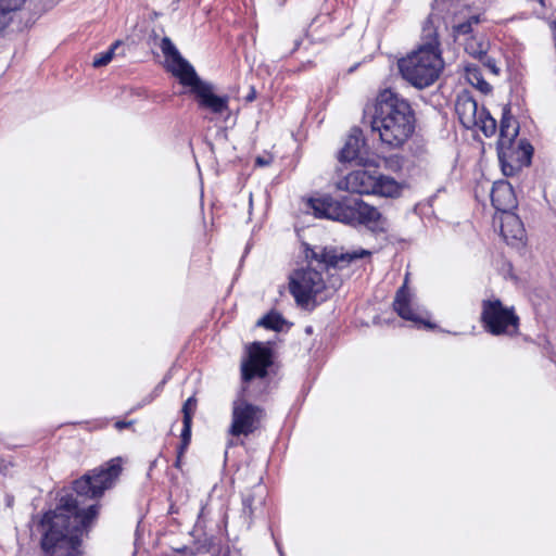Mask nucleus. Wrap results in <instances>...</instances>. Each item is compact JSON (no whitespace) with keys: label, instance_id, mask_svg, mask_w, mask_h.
I'll return each instance as SVG.
<instances>
[{"label":"nucleus","instance_id":"1","mask_svg":"<svg viewBox=\"0 0 556 556\" xmlns=\"http://www.w3.org/2000/svg\"><path fill=\"white\" fill-rule=\"evenodd\" d=\"M98 513L97 504L83 508L72 495L61 497L55 509L45 514L42 519L45 556H77L81 538L94 523Z\"/></svg>","mask_w":556,"mask_h":556},{"label":"nucleus","instance_id":"19","mask_svg":"<svg viewBox=\"0 0 556 556\" xmlns=\"http://www.w3.org/2000/svg\"><path fill=\"white\" fill-rule=\"evenodd\" d=\"M491 201L498 214L513 213L510 210L516 206V197L510 184L504 180L494 182Z\"/></svg>","mask_w":556,"mask_h":556},{"label":"nucleus","instance_id":"5","mask_svg":"<svg viewBox=\"0 0 556 556\" xmlns=\"http://www.w3.org/2000/svg\"><path fill=\"white\" fill-rule=\"evenodd\" d=\"M519 132V126L510 114V108L504 105L500 123V138L497 141V155L505 176H513L531 162L533 152L529 143L520 142L514 148V142Z\"/></svg>","mask_w":556,"mask_h":556},{"label":"nucleus","instance_id":"11","mask_svg":"<svg viewBox=\"0 0 556 556\" xmlns=\"http://www.w3.org/2000/svg\"><path fill=\"white\" fill-rule=\"evenodd\" d=\"M262 418L263 410L240 396L232 403V419L229 433L233 437H247L258 428Z\"/></svg>","mask_w":556,"mask_h":556},{"label":"nucleus","instance_id":"13","mask_svg":"<svg viewBox=\"0 0 556 556\" xmlns=\"http://www.w3.org/2000/svg\"><path fill=\"white\" fill-rule=\"evenodd\" d=\"M408 277H405L403 286L396 291L393 308L403 319L415 325H425L431 328L432 325L426 320L427 313L415 305L413 295L407 289Z\"/></svg>","mask_w":556,"mask_h":556},{"label":"nucleus","instance_id":"33","mask_svg":"<svg viewBox=\"0 0 556 556\" xmlns=\"http://www.w3.org/2000/svg\"><path fill=\"white\" fill-rule=\"evenodd\" d=\"M538 1L540 2V4H542V5H543V0H538Z\"/></svg>","mask_w":556,"mask_h":556},{"label":"nucleus","instance_id":"14","mask_svg":"<svg viewBox=\"0 0 556 556\" xmlns=\"http://www.w3.org/2000/svg\"><path fill=\"white\" fill-rule=\"evenodd\" d=\"M348 215L351 219L346 220V224L364 225L371 231H383L386 229V219L380 212L361 200L350 204Z\"/></svg>","mask_w":556,"mask_h":556},{"label":"nucleus","instance_id":"24","mask_svg":"<svg viewBox=\"0 0 556 556\" xmlns=\"http://www.w3.org/2000/svg\"><path fill=\"white\" fill-rule=\"evenodd\" d=\"M286 320L282 316L276 312H270L257 321V326H262L266 329L280 331L283 329Z\"/></svg>","mask_w":556,"mask_h":556},{"label":"nucleus","instance_id":"21","mask_svg":"<svg viewBox=\"0 0 556 556\" xmlns=\"http://www.w3.org/2000/svg\"><path fill=\"white\" fill-rule=\"evenodd\" d=\"M25 3L26 0H0V33L14 22Z\"/></svg>","mask_w":556,"mask_h":556},{"label":"nucleus","instance_id":"10","mask_svg":"<svg viewBox=\"0 0 556 556\" xmlns=\"http://www.w3.org/2000/svg\"><path fill=\"white\" fill-rule=\"evenodd\" d=\"M326 288L321 273L312 267L294 270L289 277V290L300 306L316 302Z\"/></svg>","mask_w":556,"mask_h":556},{"label":"nucleus","instance_id":"26","mask_svg":"<svg viewBox=\"0 0 556 556\" xmlns=\"http://www.w3.org/2000/svg\"><path fill=\"white\" fill-rule=\"evenodd\" d=\"M182 422H184V428H182V431H181V441H182V444H181V447H180V452L181 453L184 452V450L190 443L192 420H190L189 417L187 416V418L182 419Z\"/></svg>","mask_w":556,"mask_h":556},{"label":"nucleus","instance_id":"27","mask_svg":"<svg viewBox=\"0 0 556 556\" xmlns=\"http://www.w3.org/2000/svg\"><path fill=\"white\" fill-rule=\"evenodd\" d=\"M197 407V400L193 396H190L182 405V415L184 418L189 417L190 420H192L193 413Z\"/></svg>","mask_w":556,"mask_h":556},{"label":"nucleus","instance_id":"32","mask_svg":"<svg viewBox=\"0 0 556 556\" xmlns=\"http://www.w3.org/2000/svg\"><path fill=\"white\" fill-rule=\"evenodd\" d=\"M243 504L247 506L249 504V500H244Z\"/></svg>","mask_w":556,"mask_h":556},{"label":"nucleus","instance_id":"2","mask_svg":"<svg viewBox=\"0 0 556 556\" xmlns=\"http://www.w3.org/2000/svg\"><path fill=\"white\" fill-rule=\"evenodd\" d=\"M451 3V0H434L433 11L422 23L418 47L397 61L402 77L418 89L434 84L443 71L440 34L447 29V23L439 11L450 9Z\"/></svg>","mask_w":556,"mask_h":556},{"label":"nucleus","instance_id":"15","mask_svg":"<svg viewBox=\"0 0 556 556\" xmlns=\"http://www.w3.org/2000/svg\"><path fill=\"white\" fill-rule=\"evenodd\" d=\"M307 205L317 218H327L345 224L346 220L351 219L348 215L350 204H344L331 197L309 199Z\"/></svg>","mask_w":556,"mask_h":556},{"label":"nucleus","instance_id":"28","mask_svg":"<svg viewBox=\"0 0 556 556\" xmlns=\"http://www.w3.org/2000/svg\"><path fill=\"white\" fill-rule=\"evenodd\" d=\"M483 62V65L489 68V71L493 74H497L498 73V68L495 64V61L494 59L488 56V53L485 54V56L481 60Z\"/></svg>","mask_w":556,"mask_h":556},{"label":"nucleus","instance_id":"17","mask_svg":"<svg viewBox=\"0 0 556 556\" xmlns=\"http://www.w3.org/2000/svg\"><path fill=\"white\" fill-rule=\"evenodd\" d=\"M498 225L500 233L507 244L519 245L525 238V228L515 213L496 214L493 219Z\"/></svg>","mask_w":556,"mask_h":556},{"label":"nucleus","instance_id":"8","mask_svg":"<svg viewBox=\"0 0 556 556\" xmlns=\"http://www.w3.org/2000/svg\"><path fill=\"white\" fill-rule=\"evenodd\" d=\"M455 113L460 124L467 129H479L485 137L496 134L495 118L468 91L460 92L455 101Z\"/></svg>","mask_w":556,"mask_h":556},{"label":"nucleus","instance_id":"4","mask_svg":"<svg viewBox=\"0 0 556 556\" xmlns=\"http://www.w3.org/2000/svg\"><path fill=\"white\" fill-rule=\"evenodd\" d=\"M165 58L166 68L179 79V83L190 88L198 106L214 115H222L229 109V97L217 96L214 86L203 81L195 73L193 66L181 56L180 52L168 37H164L160 45Z\"/></svg>","mask_w":556,"mask_h":556},{"label":"nucleus","instance_id":"12","mask_svg":"<svg viewBox=\"0 0 556 556\" xmlns=\"http://www.w3.org/2000/svg\"><path fill=\"white\" fill-rule=\"evenodd\" d=\"M271 365L270 350L262 343H253L248 351V359L241 365L242 379L249 381L255 377L264 378Z\"/></svg>","mask_w":556,"mask_h":556},{"label":"nucleus","instance_id":"34","mask_svg":"<svg viewBox=\"0 0 556 556\" xmlns=\"http://www.w3.org/2000/svg\"><path fill=\"white\" fill-rule=\"evenodd\" d=\"M47 2H53L54 0H46Z\"/></svg>","mask_w":556,"mask_h":556},{"label":"nucleus","instance_id":"18","mask_svg":"<svg viewBox=\"0 0 556 556\" xmlns=\"http://www.w3.org/2000/svg\"><path fill=\"white\" fill-rule=\"evenodd\" d=\"M370 254L371 252L365 249H356L350 252L324 249L319 253L313 252V257L325 267H342Z\"/></svg>","mask_w":556,"mask_h":556},{"label":"nucleus","instance_id":"29","mask_svg":"<svg viewBox=\"0 0 556 556\" xmlns=\"http://www.w3.org/2000/svg\"><path fill=\"white\" fill-rule=\"evenodd\" d=\"M273 159L270 156H257L255 163L257 166H267L271 163Z\"/></svg>","mask_w":556,"mask_h":556},{"label":"nucleus","instance_id":"3","mask_svg":"<svg viewBox=\"0 0 556 556\" xmlns=\"http://www.w3.org/2000/svg\"><path fill=\"white\" fill-rule=\"evenodd\" d=\"M414 113L409 103L391 89L382 90L375 103L371 128L382 143L401 147L414 132Z\"/></svg>","mask_w":556,"mask_h":556},{"label":"nucleus","instance_id":"7","mask_svg":"<svg viewBox=\"0 0 556 556\" xmlns=\"http://www.w3.org/2000/svg\"><path fill=\"white\" fill-rule=\"evenodd\" d=\"M122 472V458L110 459L103 466L91 470L74 482L78 496L98 498L105 490L112 488Z\"/></svg>","mask_w":556,"mask_h":556},{"label":"nucleus","instance_id":"6","mask_svg":"<svg viewBox=\"0 0 556 556\" xmlns=\"http://www.w3.org/2000/svg\"><path fill=\"white\" fill-rule=\"evenodd\" d=\"M338 187L358 194H378L392 198L401 193V185L394 178L376 172L371 173L367 169L351 172L338 184Z\"/></svg>","mask_w":556,"mask_h":556},{"label":"nucleus","instance_id":"20","mask_svg":"<svg viewBox=\"0 0 556 556\" xmlns=\"http://www.w3.org/2000/svg\"><path fill=\"white\" fill-rule=\"evenodd\" d=\"M364 148V139L362 132L358 129H354L348 137L343 148L339 153L340 162H353L363 163L362 149Z\"/></svg>","mask_w":556,"mask_h":556},{"label":"nucleus","instance_id":"25","mask_svg":"<svg viewBox=\"0 0 556 556\" xmlns=\"http://www.w3.org/2000/svg\"><path fill=\"white\" fill-rule=\"evenodd\" d=\"M119 45L121 41L117 40L110 47L108 51L97 54L92 61L93 67H102L108 65L112 61L115 50Z\"/></svg>","mask_w":556,"mask_h":556},{"label":"nucleus","instance_id":"30","mask_svg":"<svg viewBox=\"0 0 556 556\" xmlns=\"http://www.w3.org/2000/svg\"><path fill=\"white\" fill-rule=\"evenodd\" d=\"M128 426V422H125V421H118L116 422V427L122 429V428H125Z\"/></svg>","mask_w":556,"mask_h":556},{"label":"nucleus","instance_id":"9","mask_svg":"<svg viewBox=\"0 0 556 556\" xmlns=\"http://www.w3.org/2000/svg\"><path fill=\"white\" fill-rule=\"evenodd\" d=\"M481 319L484 328L493 336H516L519 331V317L513 306H505L500 300L482 302Z\"/></svg>","mask_w":556,"mask_h":556},{"label":"nucleus","instance_id":"23","mask_svg":"<svg viewBox=\"0 0 556 556\" xmlns=\"http://www.w3.org/2000/svg\"><path fill=\"white\" fill-rule=\"evenodd\" d=\"M465 71L466 79L470 85H472L482 93H488L491 91V85L484 80L480 70L476 65H468L466 66Z\"/></svg>","mask_w":556,"mask_h":556},{"label":"nucleus","instance_id":"16","mask_svg":"<svg viewBox=\"0 0 556 556\" xmlns=\"http://www.w3.org/2000/svg\"><path fill=\"white\" fill-rule=\"evenodd\" d=\"M481 21V14L472 12L468 7L454 10L450 21V35L453 41L456 42L462 37L467 38L472 36L473 27L480 24Z\"/></svg>","mask_w":556,"mask_h":556},{"label":"nucleus","instance_id":"31","mask_svg":"<svg viewBox=\"0 0 556 556\" xmlns=\"http://www.w3.org/2000/svg\"><path fill=\"white\" fill-rule=\"evenodd\" d=\"M253 99H254V93L249 94L248 100H249V101H252Z\"/></svg>","mask_w":556,"mask_h":556},{"label":"nucleus","instance_id":"22","mask_svg":"<svg viewBox=\"0 0 556 556\" xmlns=\"http://www.w3.org/2000/svg\"><path fill=\"white\" fill-rule=\"evenodd\" d=\"M464 48L469 55L482 60L489 51L490 42L483 35H472L465 38Z\"/></svg>","mask_w":556,"mask_h":556}]
</instances>
